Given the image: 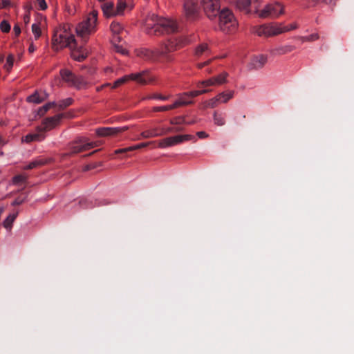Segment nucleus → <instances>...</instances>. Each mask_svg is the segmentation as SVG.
<instances>
[{
  "label": "nucleus",
  "instance_id": "nucleus-18",
  "mask_svg": "<svg viewBox=\"0 0 354 354\" xmlns=\"http://www.w3.org/2000/svg\"><path fill=\"white\" fill-rule=\"evenodd\" d=\"M110 28L113 34V42L120 43L122 41V35L124 32L122 26L119 22L113 21L110 26Z\"/></svg>",
  "mask_w": 354,
  "mask_h": 354
},
{
  "label": "nucleus",
  "instance_id": "nucleus-28",
  "mask_svg": "<svg viewBox=\"0 0 354 354\" xmlns=\"http://www.w3.org/2000/svg\"><path fill=\"white\" fill-rule=\"evenodd\" d=\"M195 53L198 57L208 55L210 53V50L207 44H202L196 48Z\"/></svg>",
  "mask_w": 354,
  "mask_h": 354
},
{
  "label": "nucleus",
  "instance_id": "nucleus-56",
  "mask_svg": "<svg viewBox=\"0 0 354 354\" xmlns=\"http://www.w3.org/2000/svg\"><path fill=\"white\" fill-rule=\"evenodd\" d=\"M49 109L57 107L58 108V102H50L46 104Z\"/></svg>",
  "mask_w": 354,
  "mask_h": 354
},
{
  "label": "nucleus",
  "instance_id": "nucleus-19",
  "mask_svg": "<svg viewBox=\"0 0 354 354\" xmlns=\"http://www.w3.org/2000/svg\"><path fill=\"white\" fill-rule=\"evenodd\" d=\"M267 62V56L264 55H259L254 56L249 64L250 69H259L261 68Z\"/></svg>",
  "mask_w": 354,
  "mask_h": 354
},
{
  "label": "nucleus",
  "instance_id": "nucleus-58",
  "mask_svg": "<svg viewBox=\"0 0 354 354\" xmlns=\"http://www.w3.org/2000/svg\"><path fill=\"white\" fill-rule=\"evenodd\" d=\"M211 59H209L208 61L207 62H204L203 63H199L198 64V68H202L203 67H204L205 66L207 65L209 62H210Z\"/></svg>",
  "mask_w": 354,
  "mask_h": 354
},
{
  "label": "nucleus",
  "instance_id": "nucleus-25",
  "mask_svg": "<svg viewBox=\"0 0 354 354\" xmlns=\"http://www.w3.org/2000/svg\"><path fill=\"white\" fill-rule=\"evenodd\" d=\"M164 132H159L158 129L154 128L149 130H146L141 133V137L143 138H150L153 137H158L164 135Z\"/></svg>",
  "mask_w": 354,
  "mask_h": 354
},
{
  "label": "nucleus",
  "instance_id": "nucleus-38",
  "mask_svg": "<svg viewBox=\"0 0 354 354\" xmlns=\"http://www.w3.org/2000/svg\"><path fill=\"white\" fill-rule=\"evenodd\" d=\"M13 62H14V56L12 55H9L7 57V59H6V63L5 64V68L7 71H10L12 68V66H13Z\"/></svg>",
  "mask_w": 354,
  "mask_h": 354
},
{
  "label": "nucleus",
  "instance_id": "nucleus-46",
  "mask_svg": "<svg viewBox=\"0 0 354 354\" xmlns=\"http://www.w3.org/2000/svg\"><path fill=\"white\" fill-rule=\"evenodd\" d=\"M154 142H142L136 145L132 146L133 148V151L136 149H140L143 147L149 146L150 144L153 143Z\"/></svg>",
  "mask_w": 354,
  "mask_h": 354
},
{
  "label": "nucleus",
  "instance_id": "nucleus-62",
  "mask_svg": "<svg viewBox=\"0 0 354 354\" xmlns=\"http://www.w3.org/2000/svg\"><path fill=\"white\" fill-rule=\"evenodd\" d=\"M160 132H164L165 134L169 132H175L174 128H168L166 131L162 130Z\"/></svg>",
  "mask_w": 354,
  "mask_h": 354
},
{
  "label": "nucleus",
  "instance_id": "nucleus-21",
  "mask_svg": "<svg viewBox=\"0 0 354 354\" xmlns=\"http://www.w3.org/2000/svg\"><path fill=\"white\" fill-rule=\"evenodd\" d=\"M45 138V133L37 127V132L33 133H29L26 135L24 138L23 141L26 142H31L33 141H41Z\"/></svg>",
  "mask_w": 354,
  "mask_h": 354
},
{
  "label": "nucleus",
  "instance_id": "nucleus-37",
  "mask_svg": "<svg viewBox=\"0 0 354 354\" xmlns=\"http://www.w3.org/2000/svg\"><path fill=\"white\" fill-rule=\"evenodd\" d=\"M170 123L173 125H180L185 123V119L183 116L176 117L170 120Z\"/></svg>",
  "mask_w": 354,
  "mask_h": 354
},
{
  "label": "nucleus",
  "instance_id": "nucleus-24",
  "mask_svg": "<svg viewBox=\"0 0 354 354\" xmlns=\"http://www.w3.org/2000/svg\"><path fill=\"white\" fill-rule=\"evenodd\" d=\"M52 161L51 158L48 159H37L32 162H30L28 165H26L24 169H32L36 168L37 167H40L48 164Z\"/></svg>",
  "mask_w": 354,
  "mask_h": 354
},
{
  "label": "nucleus",
  "instance_id": "nucleus-9",
  "mask_svg": "<svg viewBox=\"0 0 354 354\" xmlns=\"http://www.w3.org/2000/svg\"><path fill=\"white\" fill-rule=\"evenodd\" d=\"M100 145L98 142H88L86 138H80L71 142L69 145L68 149L70 150L68 154H75L84 151L88 150Z\"/></svg>",
  "mask_w": 354,
  "mask_h": 354
},
{
  "label": "nucleus",
  "instance_id": "nucleus-1",
  "mask_svg": "<svg viewBox=\"0 0 354 354\" xmlns=\"http://www.w3.org/2000/svg\"><path fill=\"white\" fill-rule=\"evenodd\" d=\"M145 27L148 35L160 36L176 33L179 30L177 22L169 18L151 14L145 19Z\"/></svg>",
  "mask_w": 354,
  "mask_h": 354
},
{
  "label": "nucleus",
  "instance_id": "nucleus-41",
  "mask_svg": "<svg viewBox=\"0 0 354 354\" xmlns=\"http://www.w3.org/2000/svg\"><path fill=\"white\" fill-rule=\"evenodd\" d=\"M319 39V35L314 33L306 37H301V39L302 41H313Z\"/></svg>",
  "mask_w": 354,
  "mask_h": 354
},
{
  "label": "nucleus",
  "instance_id": "nucleus-44",
  "mask_svg": "<svg viewBox=\"0 0 354 354\" xmlns=\"http://www.w3.org/2000/svg\"><path fill=\"white\" fill-rule=\"evenodd\" d=\"M49 109V107L46 104L45 105L39 108L37 111V115L40 117L43 116Z\"/></svg>",
  "mask_w": 354,
  "mask_h": 354
},
{
  "label": "nucleus",
  "instance_id": "nucleus-12",
  "mask_svg": "<svg viewBox=\"0 0 354 354\" xmlns=\"http://www.w3.org/2000/svg\"><path fill=\"white\" fill-rule=\"evenodd\" d=\"M184 12L186 18L190 21L196 20L201 16L200 8L194 0H185Z\"/></svg>",
  "mask_w": 354,
  "mask_h": 354
},
{
  "label": "nucleus",
  "instance_id": "nucleus-63",
  "mask_svg": "<svg viewBox=\"0 0 354 354\" xmlns=\"http://www.w3.org/2000/svg\"><path fill=\"white\" fill-rule=\"evenodd\" d=\"M28 50L30 53H33L35 50V47L32 44H31L29 46Z\"/></svg>",
  "mask_w": 354,
  "mask_h": 354
},
{
  "label": "nucleus",
  "instance_id": "nucleus-53",
  "mask_svg": "<svg viewBox=\"0 0 354 354\" xmlns=\"http://www.w3.org/2000/svg\"><path fill=\"white\" fill-rule=\"evenodd\" d=\"M196 135L201 139L206 138L209 136V135L205 131H198L196 133Z\"/></svg>",
  "mask_w": 354,
  "mask_h": 354
},
{
  "label": "nucleus",
  "instance_id": "nucleus-30",
  "mask_svg": "<svg viewBox=\"0 0 354 354\" xmlns=\"http://www.w3.org/2000/svg\"><path fill=\"white\" fill-rule=\"evenodd\" d=\"M213 119L214 124L218 126H223L225 124V120L222 113H218V112L215 111L214 113Z\"/></svg>",
  "mask_w": 354,
  "mask_h": 354
},
{
  "label": "nucleus",
  "instance_id": "nucleus-50",
  "mask_svg": "<svg viewBox=\"0 0 354 354\" xmlns=\"http://www.w3.org/2000/svg\"><path fill=\"white\" fill-rule=\"evenodd\" d=\"M10 6H11L10 0H0V9L6 8Z\"/></svg>",
  "mask_w": 354,
  "mask_h": 354
},
{
  "label": "nucleus",
  "instance_id": "nucleus-11",
  "mask_svg": "<svg viewBox=\"0 0 354 354\" xmlns=\"http://www.w3.org/2000/svg\"><path fill=\"white\" fill-rule=\"evenodd\" d=\"M194 138V136L189 134L171 136L160 140L158 147L160 148L169 147Z\"/></svg>",
  "mask_w": 354,
  "mask_h": 354
},
{
  "label": "nucleus",
  "instance_id": "nucleus-33",
  "mask_svg": "<svg viewBox=\"0 0 354 354\" xmlns=\"http://www.w3.org/2000/svg\"><path fill=\"white\" fill-rule=\"evenodd\" d=\"M28 196V194H23L21 196L17 197L15 200L12 203V205H21L23 203H24L26 200V198Z\"/></svg>",
  "mask_w": 354,
  "mask_h": 354
},
{
  "label": "nucleus",
  "instance_id": "nucleus-45",
  "mask_svg": "<svg viewBox=\"0 0 354 354\" xmlns=\"http://www.w3.org/2000/svg\"><path fill=\"white\" fill-rule=\"evenodd\" d=\"M169 96H165V95H162L160 94L155 93V94H153L151 96L148 97V99H158V100H167L169 99Z\"/></svg>",
  "mask_w": 354,
  "mask_h": 354
},
{
  "label": "nucleus",
  "instance_id": "nucleus-29",
  "mask_svg": "<svg viewBox=\"0 0 354 354\" xmlns=\"http://www.w3.org/2000/svg\"><path fill=\"white\" fill-rule=\"evenodd\" d=\"M234 94V91H230L228 93H225L224 92L219 93L217 97H219V102L226 103L230 100L231 98L233 97Z\"/></svg>",
  "mask_w": 354,
  "mask_h": 354
},
{
  "label": "nucleus",
  "instance_id": "nucleus-47",
  "mask_svg": "<svg viewBox=\"0 0 354 354\" xmlns=\"http://www.w3.org/2000/svg\"><path fill=\"white\" fill-rule=\"evenodd\" d=\"M153 111L158 112V111H166L168 110H171L170 105L167 106H155L153 109Z\"/></svg>",
  "mask_w": 354,
  "mask_h": 354
},
{
  "label": "nucleus",
  "instance_id": "nucleus-36",
  "mask_svg": "<svg viewBox=\"0 0 354 354\" xmlns=\"http://www.w3.org/2000/svg\"><path fill=\"white\" fill-rule=\"evenodd\" d=\"M79 205L83 208V209H88L92 208L94 206L93 205L92 201H90L87 199H81L79 201Z\"/></svg>",
  "mask_w": 354,
  "mask_h": 354
},
{
  "label": "nucleus",
  "instance_id": "nucleus-34",
  "mask_svg": "<svg viewBox=\"0 0 354 354\" xmlns=\"http://www.w3.org/2000/svg\"><path fill=\"white\" fill-rule=\"evenodd\" d=\"M32 31L35 39H37L41 35V28L39 24H33L32 25Z\"/></svg>",
  "mask_w": 354,
  "mask_h": 354
},
{
  "label": "nucleus",
  "instance_id": "nucleus-54",
  "mask_svg": "<svg viewBox=\"0 0 354 354\" xmlns=\"http://www.w3.org/2000/svg\"><path fill=\"white\" fill-rule=\"evenodd\" d=\"M186 95H188L189 97H196L198 95H200L198 91H194L187 92Z\"/></svg>",
  "mask_w": 354,
  "mask_h": 354
},
{
  "label": "nucleus",
  "instance_id": "nucleus-31",
  "mask_svg": "<svg viewBox=\"0 0 354 354\" xmlns=\"http://www.w3.org/2000/svg\"><path fill=\"white\" fill-rule=\"evenodd\" d=\"M73 102V100L71 97H68L64 100H62L58 102V110H64L66 107L71 105Z\"/></svg>",
  "mask_w": 354,
  "mask_h": 354
},
{
  "label": "nucleus",
  "instance_id": "nucleus-48",
  "mask_svg": "<svg viewBox=\"0 0 354 354\" xmlns=\"http://www.w3.org/2000/svg\"><path fill=\"white\" fill-rule=\"evenodd\" d=\"M132 151H133V148L131 146V147H126V148L117 149V150H115V153H126V152Z\"/></svg>",
  "mask_w": 354,
  "mask_h": 354
},
{
  "label": "nucleus",
  "instance_id": "nucleus-22",
  "mask_svg": "<svg viewBox=\"0 0 354 354\" xmlns=\"http://www.w3.org/2000/svg\"><path fill=\"white\" fill-rule=\"evenodd\" d=\"M252 0H236L235 2L236 7L246 13L250 12V6Z\"/></svg>",
  "mask_w": 354,
  "mask_h": 354
},
{
  "label": "nucleus",
  "instance_id": "nucleus-52",
  "mask_svg": "<svg viewBox=\"0 0 354 354\" xmlns=\"http://www.w3.org/2000/svg\"><path fill=\"white\" fill-rule=\"evenodd\" d=\"M13 32L16 37H18L21 33V28L18 24H15L13 28Z\"/></svg>",
  "mask_w": 354,
  "mask_h": 354
},
{
  "label": "nucleus",
  "instance_id": "nucleus-6",
  "mask_svg": "<svg viewBox=\"0 0 354 354\" xmlns=\"http://www.w3.org/2000/svg\"><path fill=\"white\" fill-rule=\"evenodd\" d=\"M129 80H133L142 84H147L153 82L155 77L147 71L138 73H132L118 79L114 82L112 88H117Z\"/></svg>",
  "mask_w": 354,
  "mask_h": 354
},
{
  "label": "nucleus",
  "instance_id": "nucleus-59",
  "mask_svg": "<svg viewBox=\"0 0 354 354\" xmlns=\"http://www.w3.org/2000/svg\"><path fill=\"white\" fill-rule=\"evenodd\" d=\"M95 165H86V166L84 167V171H88V170L92 169H93V168H95Z\"/></svg>",
  "mask_w": 354,
  "mask_h": 354
},
{
  "label": "nucleus",
  "instance_id": "nucleus-23",
  "mask_svg": "<svg viewBox=\"0 0 354 354\" xmlns=\"http://www.w3.org/2000/svg\"><path fill=\"white\" fill-rule=\"evenodd\" d=\"M295 49L293 46L286 45L283 46L277 47L271 50V53L273 55H281L292 51Z\"/></svg>",
  "mask_w": 354,
  "mask_h": 354
},
{
  "label": "nucleus",
  "instance_id": "nucleus-39",
  "mask_svg": "<svg viewBox=\"0 0 354 354\" xmlns=\"http://www.w3.org/2000/svg\"><path fill=\"white\" fill-rule=\"evenodd\" d=\"M0 29L3 32H9L10 30V25L7 21L3 20L1 22Z\"/></svg>",
  "mask_w": 354,
  "mask_h": 354
},
{
  "label": "nucleus",
  "instance_id": "nucleus-7",
  "mask_svg": "<svg viewBox=\"0 0 354 354\" xmlns=\"http://www.w3.org/2000/svg\"><path fill=\"white\" fill-rule=\"evenodd\" d=\"M256 13L260 18H277L284 13V6L278 1L267 4L262 10H257Z\"/></svg>",
  "mask_w": 354,
  "mask_h": 354
},
{
  "label": "nucleus",
  "instance_id": "nucleus-16",
  "mask_svg": "<svg viewBox=\"0 0 354 354\" xmlns=\"http://www.w3.org/2000/svg\"><path fill=\"white\" fill-rule=\"evenodd\" d=\"M68 48L71 50L72 58L77 62L84 61L89 54L88 50L83 46H78L77 41Z\"/></svg>",
  "mask_w": 354,
  "mask_h": 354
},
{
  "label": "nucleus",
  "instance_id": "nucleus-57",
  "mask_svg": "<svg viewBox=\"0 0 354 354\" xmlns=\"http://www.w3.org/2000/svg\"><path fill=\"white\" fill-rule=\"evenodd\" d=\"M252 3H253L255 10H256V7H257V10H259V5H260L259 0H252Z\"/></svg>",
  "mask_w": 354,
  "mask_h": 354
},
{
  "label": "nucleus",
  "instance_id": "nucleus-17",
  "mask_svg": "<svg viewBox=\"0 0 354 354\" xmlns=\"http://www.w3.org/2000/svg\"><path fill=\"white\" fill-rule=\"evenodd\" d=\"M128 129L127 127H103L96 129V133L99 136H113Z\"/></svg>",
  "mask_w": 354,
  "mask_h": 354
},
{
  "label": "nucleus",
  "instance_id": "nucleus-5",
  "mask_svg": "<svg viewBox=\"0 0 354 354\" xmlns=\"http://www.w3.org/2000/svg\"><path fill=\"white\" fill-rule=\"evenodd\" d=\"M217 17L218 26L223 32L230 33L236 30L238 23L231 10L227 8L221 9Z\"/></svg>",
  "mask_w": 354,
  "mask_h": 354
},
{
  "label": "nucleus",
  "instance_id": "nucleus-51",
  "mask_svg": "<svg viewBox=\"0 0 354 354\" xmlns=\"http://www.w3.org/2000/svg\"><path fill=\"white\" fill-rule=\"evenodd\" d=\"M114 44H115V48L117 52L120 53L122 55H125L127 53V50L125 49L122 48V46L116 44V43H114Z\"/></svg>",
  "mask_w": 354,
  "mask_h": 354
},
{
  "label": "nucleus",
  "instance_id": "nucleus-42",
  "mask_svg": "<svg viewBox=\"0 0 354 354\" xmlns=\"http://www.w3.org/2000/svg\"><path fill=\"white\" fill-rule=\"evenodd\" d=\"M297 25L295 24H291L289 26H282V24H279L278 26V28L282 30V33L283 32H288V31H290L291 30H294V29H296L297 28Z\"/></svg>",
  "mask_w": 354,
  "mask_h": 354
},
{
  "label": "nucleus",
  "instance_id": "nucleus-55",
  "mask_svg": "<svg viewBox=\"0 0 354 354\" xmlns=\"http://www.w3.org/2000/svg\"><path fill=\"white\" fill-rule=\"evenodd\" d=\"M338 0H322V2L326 4H332L333 6H335L337 4Z\"/></svg>",
  "mask_w": 354,
  "mask_h": 354
},
{
  "label": "nucleus",
  "instance_id": "nucleus-8",
  "mask_svg": "<svg viewBox=\"0 0 354 354\" xmlns=\"http://www.w3.org/2000/svg\"><path fill=\"white\" fill-rule=\"evenodd\" d=\"M102 10L106 17L122 15L127 8L126 0H118L117 6L111 1H107L102 4Z\"/></svg>",
  "mask_w": 354,
  "mask_h": 354
},
{
  "label": "nucleus",
  "instance_id": "nucleus-2",
  "mask_svg": "<svg viewBox=\"0 0 354 354\" xmlns=\"http://www.w3.org/2000/svg\"><path fill=\"white\" fill-rule=\"evenodd\" d=\"M185 41L182 39H169L161 45L160 48L156 49L141 48L138 52V55L146 60L154 61L159 57H165L171 52L180 48Z\"/></svg>",
  "mask_w": 354,
  "mask_h": 354
},
{
  "label": "nucleus",
  "instance_id": "nucleus-35",
  "mask_svg": "<svg viewBox=\"0 0 354 354\" xmlns=\"http://www.w3.org/2000/svg\"><path fill=\"white\" fill-rule=\"evenodd\" d=\"M214 86V84L212 77L205 80H203V81H201V82H199L197 84V87H198V88H201L203 86L207 87V86Z\"/></svg>",
  "mask_w": 354,
  "mask_h": 354
},
{
  "label": "nucleus",
  "instance_id": "nucleus-13",
  "mask_svg": "<svg viewBox=\"0 0 354 354\" xmlns=\"http://www.w3.org/2000/svg\"><path fill=\"white\" fill-rule=\"evenodd\" d=\"M60 75L64 82L77 88H82L85 84V82L82 77L75 76L68 69H62L60 71Z\"/></svg>",
  "mask_w": 354,
  "mask_h": 354
},
{
  "label": "nucleus",
  "instance_id": "nucleus-20",
  "mask_svg": "<svg viewBox=\"0 0 354 354\" xmlns=\"http://www.w3.org/2000/svg\"><path fill=\"white\" fill-rule=\"evenodd\" d=\"M48 97V94L43 91H36L33 94L27 97L28 102L39 104Z\"/></svg>",
  "mask_w": 354,
  "mask_h": 354
},
{
  "label": "nucleus",
  "instance_id": "nucleus-4",
  "mask_svg": "<svg viewBox=\"0 0 354 354\" xmlns=\"http://www.w3.org/2000/svg\"><path fill=\"white\" fill-rule=\"evenodd\" d=\"M97 21V12L93 10L87 16L86 19L80 23L76 27V33L80 37L84 42H86L89 35L96 31V25Z\"/></svg>",
  "mask_w": 354,
  "mask_h": 354
},
{
  "label": "nucleus",
  "instance_id": "nucleus-15",
  "mask_svg": "<svg viewBox=\"0 0 354 354\" xmlns=\"http://www.w3.org/2000/svg\"><path fill=\"white\" fill-rule=\"evenodd\" d=\"M68 116H69L68 114L59 113L53 117L46 118L45 120H44L42 126L39 127V128L42 131V132L44 133L46 131H49L53 129L55 127L59 124L62 118Z\"/></svg>",
  "mask_w": 354,
  "mask_h": 354
},
{
  "label": "nucleus",
  "instance_id": "nucleus-40",
  "mask_svg": "<svg viewBox=\"0 0 354 354\" xmlns=\"http://www.w3.org/2000/svg\"><path fill=\"white\" fill-rule=\"evenodd\" d=\"M26 180V178L23 175H17L13 177L12 183L15 185H19L22 183H24Z\"/></svg>",
  "mask_w": 354,
  "mask_h": 354
},
{
  "label": "nucleus",
  "instance_id": "nucleus-26",
  "mask_svg": "<svg viewBox=\"0 0 354 354\" xmlns=\"http://www.w3.org/2000/svg\"><path fill=\"white\" fill-rule=\"evenodd\" d=\"M227 77L228 73L226 72H223L217 76L212 77L214 86L221 85L227 82Z\"/></svg>",
  "mask_w": 354,
  "mask_h": 354
},
{
  "label": "nucleus",
  "instance_id": "nucleus-60",
  "mask_svg": "<svg viewBox=\"0 0 354 354\" xmlns=\"http://www.w3.org/2000/svg\"><path fill=\"white\" fill-rule=\"evenodd\" d=\"M30 19V17L28 15H26L24 17V21L25 24L29 23Z\"/></svg>",
  "mask_w": 354,
  "mask_h": 354
},
{
  "label": "nucleus",
  "instance_id": "nucleus-14",
  "mask_svg": "<svg viewBox=\"0 0 354 354\" xmlns=\"http://www.w3.org/2000/svg\"><path fill=\"white\" fill-rule=\"evenodd\" d=\"M282 30L278 28V26L266 25L256 26L254 32L259 36L272 37L282 33Z\"/></svg>",
  "mask_w": 354,
  "mask_h": 354
},
{
  "label": "nucleus",
  "instance_id": "nucleus-61",
  "mask_svg": "<svg viewBox=\"0 0 354 354\" xmlns=\"http://www.w3.org/2000/svg\"><path fill=\"white\" fill-rule=\"evenodd\" d=\"M170 106H171V109H176V108H177V107H178L180 106L178 105V102L175 101V102L174 104H170Z\"/></svg>",
  "mask_w": 354,
  "mask_h": 354
},
{
  "label": "nucleus",
  "instance_id": "nucleus-32",
  "mask_svg": "<svg viewBox=\"0 0 354 354\" xmlns=\"http://www.w3.org/2000/svg\"><path fill=\"white\" fill-rule=\"evenodd\" d=\"M219 102V97L216 96L215 97H213L210 99L208 101H206L203 103L204 108H214L217 106L218 102Z\"/></svg>",
  "mask_w": 354,
  "mask_h": 354
},
{
  "label": "nucleus",
  "instance_id": "nucleus-27",
  "mask_svg": "<svg viewBox=\"0 0 354 354\" xmlns=\"http://www.w3.org/2000/svg\"><path fill=\"white\" fill-rule=\"evenodd\" d=\"M17 216L18 212L9 214L3 223V227L8 230H10Z\"/></svg>",
  "mask_w": 354,
  "mask_h": 354
},
{
  "label": "nucleus",
  "instance_id": "nucleus-49",
  "mask_svg": "<svg viewBox=\"0 0 354 354\" xmlns=\"http://www.w3.org/2000/svg\"><path fill=\"white\" fill-rule=\"evenodd\" d=\"M39 6V9L41 10H45L47 9V4L45 0H36Z\"/></svg>",
  "mask_w": 354,
  "mask_h": 354
},
{
  "label": "nucleus",
  "instance_id": "nucleus-3",
  "mask_svg": "<svg viewBox=\"0 0 354 354\" xmlns=\"http://www.w3.org/2000/svg\"><path fill=\"white\" fill-rule=\"evenodd\" d=\"M76 39L71 32L69 24L59 26L54 30L52 37V48L55 51H59L64 48H71Z\"/></svg>",
  "mask_w": 354,
  "mask_h": 354
},
{
  "label": "nucleus",
  "instance_id": "nucleus-64",
  "mask_svg": "<svg viewBox=\"0 0 354 354\" xmlns=\"http://www.w3.org/2000/svg\"><path fill=\"white\" fill-rule=\"evenodd\" d=\"M178 103V105L180 106H185V102L181 100L180 97L178 96V99L176 100Z\"/></svg>",
  "mask_w": 354,
  "mask_h": 354
},
{
  "label": "nucleus",
  "instance_id": "nucleus-43",
  "mask_svg": "<svg viewBox=\"0 0 354 354\" xmlns=\"http://www.w3.org/2000/svg\"><path fill=\"white\" fill-rule=\"evenodd\" d=\"M178 95H179L180 98L181 99V100L185 102V106L193 103V101L188 100V98H189V97L188 95H186V93H183Z\"/></svg>",
  "mask_w": 354,
  "mask_h": 354
},
{
  "label": "nucleus",
  "instance_id": "nucleus-10",
  "mask_svg": "<svg viewBox=\"0 0 354 354\" xmlns=\"http://www.w3.org/2000/svg\"><path fill=\"white\" fill-rule=\"evenodd\" d=\"M201 4L207 18L210 20L217 18L221 10L220 0H201Z\"/></svg>",
  "mask_w": 354,
  "mask_h": 354
}]
</instances>
